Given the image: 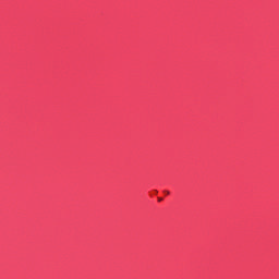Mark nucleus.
I'll list each match as a JSON object with an SVG mask.
<instances>
[{
  "mask_svg": "<svg viewBox=\"0 0 279 279\" xmlns=\"http://www.w3.org/2000/svg\"><path fill=\"white\" fill-rule=\"evenodd\" d=\"M163 193H165V195H170L171 194V192H169L167 190H165Z\"/></svg>",
  "mask_w": 279,
  "mask_h": 279,
  "instance_id": "1",
  "label": "nucleus"
},
{
  "mask_svg": "<svg viewBox=\"0 0 279 279\" xmlns=\"http://www.w3.org/2000/svg\"><path fill=\"white\" fill-rule=\"evenodd\" d=\"M158 202H162V198H158Z\"/></svg>",
  "mask_w": 279,
  "mask_h": 279,
  "instance_id": "2",
  "label": "nucleus"
}]
</instances>
